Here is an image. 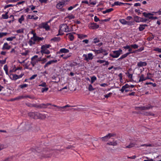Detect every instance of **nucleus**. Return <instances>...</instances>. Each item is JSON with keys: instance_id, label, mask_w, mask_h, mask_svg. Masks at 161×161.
<instances>
[{"instance_id": "nucleus-55", "label": "nucleus", "mask_w": 161, "mask_h": 161, "mask_svg": "<svg viewBox=\"0 0 161 161\" xmlns=\"http://www.w3.org/2000/svg\"><path fill=\"white\" fill-rule=\"evenodd\" d=\"M6 58L3 60H0V63L2 64H4L6 63Z\"/></svg>"}, {"instance_id": "nucleus-10", "label": "nucleus", "mask_w": 161, "mask_h": 161, "mask_svg": "<svg viewBox=\"0 0 161 161\" xmlns=\"http://www.w3.org/2000/svg\"><path fill=\"white\" fill-rule=\"evenodd\" d=\"M114 134L109 133L104 137H102L101 139L103 141H106L109 139L111 137L114 136Z\"/></svg>"}, {"instance_id": "nucleus-64", "label": "nucleus", "mask_w": 161, "mask_h": 161, "mask_svg": "<svg viewBox=\"0 0 161 161\" xmlns=\"http://www.w3.org/2000/svg\"><path fill=\"white\" fill-rule=\"evenodd\" d=\"M154 50L155 51L158 52L159 53H161V48H156L154 49Z\"/></svg>"}, {"instance_id": "nucleus-35", "label": "nucleus", "mask_w": 161, "mask_h": 161, "mask_svg": "<svg viewBox=\"0 0 161 161\" xmlns=\"http://www.w3.org/2000/svg\"><path fill=\"white\" fill-rule=\"evenodd\" d=\"M24 20V16L23 15H22L21 16V17L19 19L18 21H19V22L20 24H21L22 22V21H23Z\"/></svg>"}, {"instance_id": "nucleus-56", "label": "nucleus", "mask_w": 161, "mask_h": 161, "mask_svg": "<svg viewBox=\"0 0 161 161\" xmlns=\"http://www.w3.org/2000/svg\"><path fill=\"white\" fill-rule=\"evenodd\" d=\"M38 61H39V60H37V59H36V60L32 59V60H31V62H32L33 63H34L35 64H36V63H37V62Z\"/></svg>"}, {"instance_id": "nucleus-50", "label": "nucleus", "mask_w": 161, "mask_h": 161, "mask_svg": "<svg viewBox=\"0 0 161 161\" xmlns=\"http://www.w3.org/2000/svg\"><path fill=\"white\" fill-rule=\"evenodd\" d=\"M71 56V54L69 53L67 55H65L63 57V58L64 59H66L68 58L69 57Z\"/></svg>"}, {"instance_id": "nucleus-16", "label": "nucleus", "mask_w": 161, "mask_h": 161, "mask_svg": "<svg viewBox=\"0 0 161 161\" xmlns=\"http://www.w3.org/2000/svg\"><path fill=\"white\" fill-rule=\"evenodd\" d=\"M147 64L146 62L140 61L137 63V65L138 67L146 66Z\"/></svg>"}, {"instance_id": "nucleus-4", "label": "nucleus", "mask_w": 161, "mask_h": 161, "mask_svg": "<svg viewBox=\"0 0 161 161\" xmlns=\"http://www.w3.org/2000/svg\"><path fill=\"white\" fill-rule=\"evenodd\" d=\"M59 30L61 31H64L66 32L71 31V30H70L69 26L67 25L66 24H64L61 25L60 26Z\"/></svg>"}, {"instance_id": "nucleus-20", "label": "nucleus", "mask_w": 161, "mask_h": 161, "mask_svg": "<svg viewBox=\"0 0 161 161\" xmlns=\"http://www.w3.org/2000/svg\"><path fill=\"white\" fill-rule=\"evenodd\" d=\"M142 14H143V15L144 16H145V17L148 18H149V17H150V16H149V15H153V14H152L151 13H147L145 12H143L142 13Z\"/></svg>"}, {"instance_id": "nucleus-46", "label": "nucleus", "mask_w": 161, "mask_h": 161, "mask_svg": "<svg viewBox=\"0 0 161 161\" xmlns=\"http://www.w3.org/2000/svg\"><path fill=\"white\" fill-rule=\"evenodd\" d=\"M145 29V27H143L142 25H140V26L139 27V31H142Z\"/></svg>"}, {"instance_id": "nucleus-22", "label": "nucleus", "mask_w": 161, "mask_h": 161, "mask_svg": "<svg viewBox=\"0 0 161 161\" xmlns=\"http://www.w3.org/2000/svg\"><path fill=\"white\" fill-rule=\"evenodd\" d=\"M60 40V38L59 37H55L51 39V41H53L54 42H59Z\"/></svg>"}, {"instance_id": "nucleus-2", "label": "nucleus", "mask_w": 161, "mask_h": 161, "mask_svg": "<svg viewBox=\"0 0 161 161\" xmlns=\"http://www.w3.org/2000/svg\"><path fill=\"white\" fill-rule=\"evenodd\" d=\"M53 106L56 107L57 108V109H58V110H61L63 109H64L65 108H66L67 107H69V108L67 109V110H80V108L78 107H76L75 106H71L70 105H66L64 106L61 107V106H58L56 105H53Z\"/></svg>"}, {"instance_id": "nucleus-40", "label": "nucleus", "mask_w": 161, "mask_h": 161, "mask_svg": "<svg viewBox=\"0 0 161 161\" xmlns=\"http://www.w3.org/2000/svg\"><path fill=\"white\" fill-rule=\"evenodd\" d=\"M23 98H24L23 96H19L13 99L12 100H19Z\"/></svg>"}, {"instance_id": "nucleus-3", "label": "nucleus", "mask_w": 161, "mask_h": 161, "mask_svg": "<svg viewBox=\"0 0 161 161\" xmlns=\"http://www.w3.org/2000/svg\"><path fill=\"white\" fill-rule=\"evenodd\" d=\"M113 52V54L110 53L109 55L113 58H117L122 53V51L120 49L118 50L114 51Z\"/></svg>"}, {"instance_id": "nucleus-32", "label": "nucleus", "mask_w": 161, "mask_h": 161, "mask_svg": "<svg viewBox=\"0 0 161 161\" xmlns=\"http://www.w3.org/2000/svg\"><path fill=\"white\" fill-rule=\"evenodd\" d=\"M8 12H6L5 14H3L2 15V16L4 19H7L8 18Z\"/></svg>"}, {"instance_id": "nucleus-31", "label": "nucleus", "mask_w": 161, "mask_h": 161, "mask_svg": "<svg viewBox=\"0 0 161 161\" xmlns=\"http://www.w3.org/2000/svg\"><path fill=\"white\" fill-rule=\"evenodd\" d=\"M13 75V78H12L11 77H10V78L14 80H16L17 79H19V77H18V75L16 74H13L12 75Z\"/></svg>"}, {"instance_id": "nucleus-54", "label": "nucleus", "mask_w": 161, "mask_h": 161, "mask_svg": "<svg viewBox=\"0 0 161 161\" xmlns=\"http://www.w3.org/2000/svg\"><path fill=\"white\" fill-rule=\"evenodd\" d=\"M37 76V74H35L33 75L30 78L29 80H31L33 79H34Z\"/></svg>"}, {"instance_id": "nucleus-24", "label": "nucleus", "mask_w": 161, "mask_h": 161, "mask_svg": "<svg viewBox=\"0 0 161 161\" xmlns=\"http://www.w3.org/2000/svg\"><path fill=\"white\" fill-rule=\"evenodd\" d=\"M141 17H140L138 16H134V20L136 22H140V20Z\"/></svg>"}, {"instance_id": "nucleus-48", "label": "nucleus", "mask_w": 161, "mask_h": 161, "mask_svg": "<svg viewBox=\"0 0 161 161\" xmlns=\"http://www.w3.org/2000/svg\"><path fill=\"white\" fill-rule=\"evenodd\" d=\"M147 19H146L141 18L140 19V22H145L147 21Z\"/></svg>"}, {"instance_id": "nucleus-18", "label": "nucleus", "mask_w": 161, "mask_h": 161, "mask_svg": "<svg viewBox=\"0 0 161 161\" xmlns=\"http://www.w3.org/2000/svg\"><path fill=\"white\" fill-rule=\"evenodd\" d=\"M44 39L43 37H39L36 36L33 39V41L34 42L38 41V42L40 41H42Z\"/></svg>"}, {"instance_id": "nucleus-23", "label": "nucleus", "mask_w": 161, "mask_h": 161, "mask_svg": "<svg viewBox=\"0 0 161 161\" xmlns=\"http://www.w3.org/2000/svg\"><path fill=\"white\" fill-rule=\"evenodd\" d=\"M66 35H69V38L71 41H73L74 39V36L71 33H69L66 34Z\"/></svg>"}, {"instance_id": "nucleus-9", "label": "nucleus", "mask_w": 161, "mask_h": 161, "mask_svg": "<svg viewBox=\"0 0 161 161\" xmlns=\"http://www.w3.org/2000/svg\"><path fill=\"white\" fill-rule=\"evenodd\" d=\"M64 6V5L61 2H59L56 5V8L58 9H60V11H65V9L63 8V7Z\"/></svg>"}, {"instance_id": "nucleus-37", "label": "nucleus", "mask_w": 161, "mask_h": 161, "mask_svg": "<svg viewBox=\"0 0 161 161\" xmlns=\"http://www.w3.org/2000/svg\"><path fill=\"white\" fill-rule=\"evenodd\" d=\"M146 85H152L153 87H156L157 86V84L155 83H153L152 82H146L145 83Z\"/></svg>"}, {"instance_id": "nucleus-29", "label": "nucleus", "mask_w": 161, "mask_h": 161, "mask_svg": "<svg viewBox=\"0 0 161 161\" xmlns=\"http://www.w3.org/2000/svg\"><path fill=\"white\" fill-rule=\"evenodd\" d=\"M126 74L127 75L129 78L131 79V80L130 81H132L133 80V79H132V75L130 74L129 72H128L127 73H126Z\"/></svg>"}, {"instance_id": "nucleus-59", "label": "nucleus", "mask_w": 161, "mask_h": 161, "mask_svg": "<svg viewBox=\"0 0 161 161\" xmlns=\"http://www.w3.org/2000/svg\"><path fill=\"white\" fill-rule=\"evenodd\" d=\"M48 0H39V1L41 3H46Z\"/></svg>"}, {"instance_id": "nucleus-28", "label": "nucleus", "mask_w": 161, "mask_h": 161, "mask_svg": "<svg viewBox=\"0 0 161 161\" xmlns=\"http://www.w3.org/2000/svg\"><path fill=\"white\" fill-rule=\"evenodd\" d=\"M57 62V60H52L51 61H50L48 62L47 63V64H48V65H50L53 63H56Z\"/></svg>"}, {"instance_id": "nucleus-58", "label": "nucleus", "mask_w": 161, "mask_h": 161, "mask_svg": "<svg viewBox=\"0 0 161 161\" xmlns=\"http://www.w3.org/2000/svg\"><path fill=\"white\" fill-rule=\"evenodd\" d=\"M12 159V157H10L7 158L3 161H11Z\"/></svg>"}, {"instance_id": "nucleus-6", "label": "nucleus", "mask_w": 161, "mask_h": 161, "mask_svg": "<svg viewBox=\"0 0 161 161\" xmlns=\"http://www.w3.org/2000/svg\"><path fill=\"white\" fill-rule=\"evenodd\" d=\"M152 74L150 73H147V76L146 78H144V75H143L142 74L140 77V79L139 80V82L142 81H143L147 79H151L153 81H154L153 79L151 78L150 76V75H151Z\"/></svg>"}, {"instance_id": "nucleus-15", "label": "nucleus", "mask_w": 161, "mask_h": 161, "mask_svg": "<svg viewBox=\"0 0 161 161\" xmlns=\"http://www.w3.org/2000/svg\"><path fill=\"white\" fill-rule=\"evenodd\" d=\"M92 51H94L95 52V53L99 54L100 53H102L103 52H105L106 50L103 49L102 48H101L99 50H92Z\"/></svg>"}, {"instance_id": "nucleus-42", "label": "nucleus", "mask_w": 161, "mask_h": 161, "mask_svg": "<svg viewBox=\"0 0 161 161\" xmlns=\"http://www.w3.org/2000/svg\"><path fill=\"white\" fill-rule=\"evenodd\" d=\"M114 4L116 5H121L122 4H125L124 3L119 2L118 1H116L114 2Z\"/></svg>"}, {"instance_id": "nucleus-49", "label": "nucleus", "mask_w": 161, "mask_h": 161, "mask_svg": "<svg viewBox=\"0 0 161 161\" xmlns=\"http://www.w3.org/2000/svg\"><path fill=\"white\" fill-rule=\"evenodd\" d=\"M28 86V85L25 84H23L22 85H20L19 86V87L23 89L24 88L27 87Z\"/></svg>"}, {"instance_id": "nucleus-8", "label": "nucleus", "mask_w": 161, "mask_h": 161, "mask_svg": "<svg viewBox=\"0 0 161 161\" xmlns=\"http://www.w3.org/2000/svg\"><path fill=\"white\" fill-rule=\"evenodd\" d=\"M39 27L40 28H44L46 30H49L50 29V27L48 25L47 23H42L39 25Z\"/></svg>"}, {"instance_id": "nucleus-14", "label": "nucleus", "mask_w": 161, "mask_h": 161, "mask_svg": "<svg viewBox=\"0 0 161 161\" xmlns=\"http://www.w3.org/2000/svg\"><path fill=\"white\" fill-rule=\"evenodd\" d=\"M41 53L42 54H43V53H45L46 54H48L50 53V52L47 49H41Z\"/></svg>"}, {"instance_id": "nucleus-39", "label": "nucleus", "mask_w": 161, "mask_h": 161, "mask_svg": "<svg viewBox=\"0 0 161 161\" xmlns=\"http://www.w3.org/2000/svg\"><path fill=\"white\" fill-rule=\"evenodd\" d=\"M24 29H21L17 30L16 31L17 33H24Z\"/></svg>"}, {"instance_id": "nucleus-63", "label": "nucleus", "mask_w": 161, "mask_h": 161, "mask_svg": "<svg viewBox=\"0 0 161 161\" xmlns=\"http://www.w3.org/2000/svg\"><path fill=\"white\" fill-rule=\"evenodd\" d=\"M94 20L95 22H97L98 21H100L99 19L98 18H97V17L96 16H95L94 17Z\"/></svg>"}, {"instance_id": "nucleus-27", "label": "nucleus", "mask_w": 161, "mask_h": 161, "mask_svg": "<svg viewBox=\"0 0 161 161\" xmlns=\"http://www.w3.org/2000/svg\"><path fill=\"white\" fill-rule=\"evenodd\" d=\"M136 144H135L131 143H130L129 145L126 146L125 148H130L133 147H135Z\"/></svg>"}, {"instance_id": "nucleus-52", "label": "nucleus", "mask_w": 161, "mask_h": 161, "mask_svg": "<svg viewBox=\"0 0 161 161\" xmlns=\"http://www.w3.org/2000/svg\"><path fill=\"white\" fill-rule=\"evenodd\" d=\"M48 89V87H45L44 88H42L41 91L42 92H44L47 91Z\"/></svg>"}, {"instance_id": "nucleus-5", "label": "nucleus", "mask_w": 161, "mask_h": 161, "mask_svg": "<svg viewBox=\"0 0 161 161\" xmlns=\"http://www.w3.org/2000/svg\"><path fill=\"white\" fill-rule=\"evenodd\" d=\"M28 106L30 107H34L36 108H47L49 105H51L50 104L47 103L46 104H41L39 105H37L36 104H26Z\"/></svg>"}, {"instance_id": "nucleus-45", "label": "nucleus", "mask_w": 161, "mask_h": 161, "mask_svg": "<svg viewBox=\"0 0 161 161\" xmlns=\"http://www.w3.org/2000/svg\"><path fill=\"white\" fill-rule=\"evenodd\" d=\"M8 33L7 32H2L0 33V38H2L4 36H6Z\"/></svg>"}, {"instance_id": "nucleus-7", "label": "nucleus", "mask_w": 161, "mask_h": 161, "mask_svg": "<svg viewBox=\"0 0 161 161\" xmlns=\"http://www.w3.org/2000/svg\"><path fill=\"white\" fill-rule=\"evenodd\" d=\"M83 56L84 57V60L87 62L89 61V60H92L93 58V55L91 53H88V56L86 54H84Z\"/></svg>"}, {"instance_id": "nucleus-43", "label": "nucleus", "mask_w": 161, "mask_h": 161, "mask_svg": "<svg viewBox=\"0 0 161 161\" xmlns=\"http://www.w3.org/2000/svg\"><path fill=\"white\" fill-rule=\"evenodd\" d=\"M130 47L135 49H137L138 48V46L136 44H132L130 45Z\"/></svg>"}, {"instance_id": "nucleus-34", "label": "nucleus", "mask_w": 161, "mask_h": 161, "mask_svg": "<svg viewBox=\"0 0 161 161\" xmlns=\"http://www.w3.org/2000/svg\"><path fill=\"white\" fill-rule=\"evenodd\" d=\"M100 42L99 39L98 38H96L93 39V41L92 42V43H96L98 42Z\"/></svg>"}, {"instance_id": "nucleus-53", "label": "nucleus", "mask_w": 161, "mask_h": 161, "mask_svg": "<svg viewBox=\"0 0 161 161\" xmlns=\"http://www.w3.org/2000/svg\"><path fill=\"white\" fill-rule=\"evenodd\" d=\"M29 51L28 50H25V52L22 53L21 54L22 55L26 56L27 55Z\"/></svg>"}, {"instance_id": "nucleus-61", "label": "nucleus", "mask_w": 161, "mask_h": 161, "mask_svg": "<svg viewBox=\"0 0 161 161\" xmlns=\"http://www.w3.org/2000/svg\"><path fill=\"white\" fill-rule=\"evenodd\" d=\"M29 44L30 46H32V44H35V42H33L32 40H30L29 42Z\"/></svg>"}, {"instance_id": "nucleus-12", "label": "nucleus", "mask_w": 161, "mask_h": 161, "mask_svg": "<svg viewBox=\"0 0 161 161\" xmlns=\"http://www.w3.org/2000/svg\"><path fill=\"white\" fill-rule=\"evenodd\" d=\"M152 106L151 105H148L146 106H143L141 107H137L135 109L136 110H145L150 109V108H152Z\"/></svg>"}, {"instance_id": "nucleus-60", "label": "nucleus", "mask_w": 161, "mask_h": 161, "mask_svg": "<svg viewBox=\"0 0 161 161\" xmlns=\"http://www.w3.org/2000/svg\"><path fill=\"white\" fill-rule=\"evenodd\" d=\"M69 1L70 0H62L61 2L65 5H66V3L69 2Z\"/></svg>"}, {"instance_id": "nucleus-25", "label": "nucleus", "mask_w": 161, "mask_h": 161, "mask_svg": "<svg viewBox=\"0 0 161 161\" xmlns=\"http://www.w3.org/2000/svg\"><path fill=\"white\" fill-rule=\"evenodd\" d=\"M51 46V45L49 44H45L42 46L41 49H47L49 48V47Z\"/></svg>"}, {"instance_id": "nucleus-51", "label": "nucleus", "mask_w": 161, "mask_h": 161, "mask_svg": "<svg viewBox=\"0 0 161 161\" xmlns=\"http://www.w3.org/2000/svg\"><path fill=\"white\" fill-rule=\"evenodd\" d=\"M39 86H42V87H45L47 85H46V84L45 82H43L41 83L40 84H39Z\"/></svg>"}, {"instance_id": "nucleus-36", "label": "nucleus", "mask_w": 161, "mask_h": 161, "mask_svg": "<svg viewBox=\"0 0 161 161\" xmlns=\"http://www.w3.org/2000/svg\"><path fill=\"white\" fill-rule=\"evenodd\" d=\"M7 147V145L5 144H0V151L4 148H6Z\"/></svg>"}, {"instance_id": "nucleus-41", "label": "nucleus", "mask_w": 161, "mask_h": 161, "mask_svg": "<svg viewBox=\"0 0 161 161\" xmlns=\"http://www.w3.org/2000/svg\"><path fill=\"white\" fill-rule=\"evenodd\" d=\"M15 38L16 37L15 36L9 37L7 38L6 40L8 41H12L14 39H15Z\"/></svg>"}, {"instance_id": "nucleus-11", "label": "nucleus", "mask_w": 161, "mask_h": 161, "mask_svg": "<svg viewBox=\"0 0 161 161\" xmlns=\"http://www.w3.org/2000/svg\"><path fill=\"white\" fill-rule=\"evenodd\" d=\"M89 28L92 29H97L99 27V25L96 23H93L89 24L88 25Z\"/></svg>"}, {"instance_id": "nucleus-13", "label": "nucleus", "mask_w": 161, "mask_h": 161, "mask_svg": "<svg viewBox=\"0 0 161 161\" xmlns=\"http://www.w3.org/2000/svg\"><path fill=\"white\" fill-rule=\"evenodd\" d=\"M121 23L123 25H132V22L131 21H127L125 19H121L119 20Z\"/></svg>"}, {"instance_id": "nucleus-26", "label": "nucleus", "mask_w": 161, "mask_h": 161, "mask_svg": "<svg viewBox=\"0 0 161 161\" xmlns=\"http://www.w3.org/2000/svg\"><path fill=\"white\" fill-rule=\"evenodd\" d=\"M113 10H114L113 8H110L108 9H107L105 11H103V14H105L106 13H109V12H111Z\"/></svg>"}, {"instance_id": "nucleus-33", "label": "nucleus", "mask_w": 161, "mask_h": 161, "mask_svg": "<svg viewBox=\"0 0 161 161\" xmlns=\"http://www.w3.org/2000/svg\"><path fill=\"white\" fill-rule=\"evenodd\" d=\"M97 80L96 77L93 76L91 77V83H93L96 80Z\"/></svg>"}, {"instance_id": "nucleus-17", "label": "nucleus", "mask_w": 161, "mask_h": 161, "mask_svg": "<svg viewBox=\"0 0 161 161\" xmlns=\"http://www.w3.org/2000/svg\"><path fill=\"white\" fill-rule=\"evenodd\" d=\"M11 47L8 45L7 43L6 42L4 43L2 49L3 50L7 49L8 50L10 49Z\"/></svg>"}, {"instance_id": "nucleus-21", "label": "nucleus", "mask_w": 161, "mask_h": 161, "mask_svg": "<svg viewBox=\"0 0 161 161\" xmlns=\"http://www.w3.org/2000/svg\"><path fill=\"white\" fill-rule=\"evenodd\" d=\"M78 37L80 39H83L87 37L86 35L82 34H77Z\"/></svg>"}, {"instance_id": "nucleus-62", "label": "nucleus", "mask_w": 161, "mask_h": 161, "mask_svg": "<svg viewBox=\"0 0 161 161\" xmlns=\"http://www.w3.org/2000/svg\"><path fill=\"white\" fill-rule=\"evenodd\" d=\"M126 57L127 56H126V55L125 54L124 55H122L121 56V57L118 59V60H120L124 58H126Z\"/></svg>"}, {"instance_id": "nucleus-1", "label": "nucleus", "mask_w": 161, "mask_h": 161, "mask_svg": "<svg viewBox=\"0 0 161 161\" xmlns=\"http://www.w3.org/2000/svg\"><path fill=\"white\" fill-rule=\"evenodd\" d=\"M28 115L34 119H44L46 117L45 115L40 114L38 112H30L28 113Z\"/></svg>"}, {"instance_id": "nucleus-38", "label": "nucleus", "mask_w": 161, "mask_h": 161, "mask_svg": "<svg viewBox=\"0 0 161 161\" xmlns=\"http://www.w3.org/2000/svg\"><path fill=\"white\" fill-rule=\"evenodd\" d=\"M88 89L89 91H92L94 90V89L93 87L91 84H90L89 85Z\"/></svg>"}, {"instance_id": "nucleus-44", "label": "nucleus", "mask_w": 161, "mask_h": 161, "mask_svg": "<svg viewBox=\"0 0 161 161\" xmlns=\"http://www.w3.org/2000/svg\"><path fill=\"white\" fill-rule=\"evenodd\" d=\"M28 97L30 99H34L35 98V97L33 96H31L30 95H27V96H24V98H27Z\"/></svg>"}, {"instance_id": "nucleus-19", "label": "nucleus", "mask_w": 161, "mask_h": 161, "mask_svg": "<svg viewBox=\"0 0 161 161\" xmlns=\"http://www.w3.org/2000/svg\"><path fill=\"white\" fill-rule=\"evenodd\" d=\"M59 52H60V53H68L69 52V50H68V49H66L65 48H62V49H60L59 50Z\"/></svg>"}, {"instance_id": "nucleus-57", "label": "nucleus", "mask_w": 161, "mask_h": 161, "mask_svg": "<svg viewBox=\"0 0 161 161\" xmlns=\"http://www.w3.org/2000/svg\"><path fill=\"white\" fill-rule=\"evenodd\" d=\"M144 49V47H141L140 48L136 50V51L138 52H141L143 51Z\"/></svg>"}, {"instance_id": "nucleus-47", "label": "nucleus", "mask_w": 161, "mask_h": 161, "mask_svg": "<svg viewBox=\"0 0 161 161\" xmlns=\"http://www.w3.org/2000/svg\"><path fill=\"white\" fill-rule=\"evenodd\" d=\"M113 94L112 93L110 92L109 93L106 94L104 95V97L106 98H108V97H110V96Z\"/></svg>"}, {"instance_id": "nucleus-30", "label": "nucleus", "mask_w": 161, "mask_h": 161, "mask_svg": "<svg viewBox=\"0 0 161 161\" xmlns=\"http://www.w3.org/2000/svg\"><path fill=\"white\" fill-rule=\"evenodd\" d=\"M107 144L110 145L116 146L117 145V142L116 141H113L107 143Z\"/></svg>"}]
</instances>
